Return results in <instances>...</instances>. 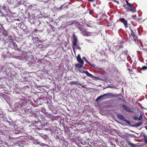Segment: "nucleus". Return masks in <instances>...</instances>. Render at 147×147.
Segmentation results:
<instances>
[{
  "label": "nucleus",
  "instance_id": "obj_23",
  "mask_svg": "<svg viewBox=\"0 0 147 147\" xmlns=\"http://www.w3.org/2000/svg\"><path fill=\"white\" fill-rule=\"evenodd\" d=\"M101 99H102V98H101V96H99L97 98L96 100V101H98L100 100Z\"/></svg>",
  "mask_w": 147,
  "mask_h": 147
},
{
  "label": "nucleus",
  "instance_id": "obj_41",
  "mask_svg": "<svg viewBox=\"0 0 147 147\" xmlns=\"http://www.w3.org/2000/svg\"><path fill=\"white\" fill-rule=\"evenodd\" d=\"M122 53L123 54V53L125 54V51H124V52H123Z\"/></svg>",
  "mask_w": 147,
  "mask_h": 147
},
{
  "label": "nucleus",
  "instance_id": "obj_1",
  "mask_svg": "<svg viewBox=\"0 0 147 147\" xmlns=\"http://www.w3.org/2000/svg\"><path fill=\"white\" fill-rule=\"evenodd\" d=\"M26 103L25 100L21 99L19 102V103L16 104L15 106L17 108H21L22 106L26 105Z\"/></svg>",
  "mask_w": 147,
  "mask_h": 147
},
{
  "label": "nucleus",
  "instance_id": "obj_38",
  "mask_svg": "<svg viewBox=\"0 0 147 147\" xmlns=\"http://www.w3.org/2000/svg\"><path fill=\"white\" fill-rule=\"evenodd\" d=\"M83 59L84 60H85L86 59V58L85 57H83Z\"/></svg>",
  "mask_w": 147,
  "mask_h": 147
},
{
  "label": "nucleus",
  "instance_id": "obj_24",
  "mask_svg": "<svg viewBox=\"0 0 147 147\" xmlns=\"http://www.w3.org/2000/svg\"><path fill=\"white\" fill-rule=\"evenodd\" d=\"M76 47L75 48V49H78L80 51L81 48L78 46V45H77Z\"/></svg>",
  "mask_w": 147,
  "mask_h": 147
},
{
  "label": "nucleus",
  "instance_id": "obj_26",
  "mask_svg": "<svg viewBox=\"0 0 147 147\" xmlns=\"http://www.w3.org/2000/svg\"><path fill=\"white\" fill-rule=\"evenodd\" d=\"M12 44H13V45L14 47L15 48H17V45H16L15 43H14V42H13Z\"/></svg>",
  "mask_w": 147,
  "mask_h": 147
},
{
  "label": "nucleus",
  "instance_id": "obj_10",
  "mask_svg": "<svg viewBox=\"0 0 147 147\" xmlns=\"http://www.w3.org/2000/svg\"><path fill=\"white\" fill-rule=\"evenodd\" d=\"M117 116L119 119L121 120H122L123 121L124 120L125 118L123 115L121 114H118Z\"/></svg>",
  "mask_w": 147,
  "mask_h": 147
},
{
  "label": "nucleus",
  "instance_id": "obj_9",
  "mask_svg": "<svg viewBox=\"0 0 147 147\" xmlns=\"http://www.w3.org/2000/svg\"><path fill=\"white\" fill-rule=\"evenodd\" d=\"M127 143L128 145L131 147H136V144H133L129 141H127Z\"/></svg>",
  "mask_w": 147,
  "mask_h": 147
},
{
  "label": "nucleus",
  "instance_id": "obj_39",
  "mask_svg": "<svg viewBox=\"0 0 147 147\" xmlns=\"http://www.w3.org/2000/svg\"><path fill=\"white\" fill-rule=\"evenodd\" d=\"M45 130H46V131H48L49 130V129H48V128H46L45 129Z\"/></svg>",
  "mask_w": 147,
  "mask_h": 147
},
{
  "label": "nucleus",
  "instance_id": "obj_37",
  "mask_svg": "<svg viewBox=\"0 0 147 147\" xmlns=\"http://www.w3.org/2000/svg\"><path fill=\"white\" fill-rule=\"evenodd\" d=\"M2 55L5 57H6V56L5 55H4V54L3 53L2 54Z\"/></svg>",
  "mask_w": 147,
  "mask_h": 147
},
{
  "label": "nucleus",
  "instance_id": "obj_36",
  "mask_svg": "<svg viewBox=\"0 0 147 147\" xmlns=\"http://www.w3.org/2000/svg\"><path fill=\"white\" fill-rule=\"evenodd\" d=\"M0 13L2 14L3 16H4V15L3 14V12L0 10Z\"/></svg>",
  "mask_w": 147,
  "mask_h": 147
},
{
  "label": "nucleus",
  "instance_id": "obj_42",
  "mask_svg": "<svg viewBox=\"0 0 147 147\" xmlns=\"http://www.w3.org/2000/svg\"><path fill=\"white\" fill-rule=\"evenodd\" d=\"M88 1H93V0H88Z\"/></svg>",
  "mask_w": 147,
  "mask_h": 147
},
{
  "label": "nucleus",
  "instance_id": "obj_7",
  "mask_svg": "<svg viewBox=\"0 0 147 147\" xmlns=\"http://www.w3.org/2000/svg\"><path fill=\"white\" fill-rule=\"evenodd\" d=\"M122 107L123 109L125 110L126 111L128 112H130L131 110L128 107H127L126 106L124 105H122Z\"/></svg>",
  "mask_w": 147,
  "mask_h": 147
},
{
  "label": "nucleus",
  "instance_id": "obj_2",
  "mask_svg": "<svg viewBox=\"0 0 147 147\" xmlns=\"http://www.w3.org/2000/svg\"><path fill=\"white\" fill-rule=\"evenodd\" d=\"M73 39L72 41V48L73 51L74 52H75V48L76 47V45L78 42L77 37L74 35L73 36Z\"/></svg>",
  "mask_w": 147,
  "mask_h": 147
},
{
  "label": "nucleus",
  "instance_id": "obj_35",
  "mask_svg": "<svg viewBox=\"0 0 147 147\" xmlns=\"http://www.w3.org/2000/svg\"><path fill=\"white\" fill-rule=\"evenodd\" d=\"M63 7V6H61V7H59V9H63V8H62Z\"/></svg>",
  "mask_w": 147,
  "mask_h": 147
},
{
  "label": "nucleus",
  "instance_id": "obj_14",
  "mask_svg": "<svg viewBox=\"0 0 147 147\" xmlns=\"http://www.w3.org/2000/svg\"><path fill=\"white\" fill-rule=\"evenodd\" d=\"M38 144H39V145L42 146H48V145H47V144H43L41 142H38L37 143Z\"/></svg>",
  "mask_w": 147,
  "mask_h": 147
},
{
  "label": "nucleus",
  "instance_id": "obj_34",
  "mask_svg": "<svg viewBox=\"0 0 147 147\" xmlns=\"http://www.w3.org/2000/svg\"><path fill=\"white\" fill-rule=\"evenodd\" d=\"M138 118L136 117H134V119L135 120H136L138 119Z\"/></svg>",
  "mask_w": 147,
  "mask_h": 147
},
{
  "label": "nucleus",
  "instance_id": "obj_30",
  "mask_svg": "<svg viewBox=\"0 0 147 147\" xmlns=\"http://www.w3.org/2000/svg\"><path fill=\"white\" fill-rule=\"evenodd\" d=\"M89 13L90 14H91L93 13V12L92 10H90L89 11Z\"/></svg>",
  "mask_w": 147,
  "mask_h": 147
},
{
  "label": "nucleus",
  "instance_id": "obj_43",
  "mask_svg": "<svg viewBox=\"0 0 147 147\" xmlns=\"http://www.w3.org/2000/svg\"><path fill=\"white\" fill-rule=\"evenodd\" d=\"M141 45H142V43H141Z\"/></svg>",
  "mask_w": 147,
  "mask_h": 147
},
{
  "label": "nucleus",
  "instance_id": "obj_22",
  "mask_svg": "<svg viewBox=\"0 0 147 147\" xmlns=\"http://www.w3.org/2000/svg\"><path fill=\"white\" fill-rule=\"evenodd\" d=\"M142 118V114H141L140 115V116L138 118V120H141Z\"/></svg>",
  "mask_w": 147,
  "mask_h": 147
},
{
  "label": "nucleus",
  "instance_id": "obj_12",
  "mask_svg": "<svg viewBox=\"0 0 147 147\" xmlns=\"http://www.w3.org/2000/svg\"><path fill=\"white\" fill-rule=\"evenodd\" d=\"M34 41H35L36 43H38L40 42V41L39 39L38 38H34L33 39Z\"/></svg>",
  "mask_w": 147,
  "mask_h": 147
},
{
  "label": "nucleus",
  "instance_id": "obj_5",
  "mask_svg": "<svg viewBox=\"0 0 147 147\" xmlns=\"http://www.w3.org/2000/svg\"><path fill=\"white\" fill-rule=\"evenodd\" d=\"M84 73L86 74V75L90 77V78H94L95 79H97L98 78V77H95L93 76L91 74H90L88 71H83Z\"/></svg>",
  "mask_w": 147,
  "mask_h": 147
},
{
  "label": "nucleus",
  "instance_id": "obj_4",
  "mask_svg": "<svg viewBox=\"0 0 147 147\" xmlns=\"http://www.w3.org/2000/svg\"><path fill=\"white\" fill-rule=\"evenodd\" d=\"M119 20L123 24L125 28H127L128 27L127 21L125 18H120Z\"/></svg>",
  "mask_w": 147,
  "mask_h": 147
},
{
  "label": "nucleus",
  "instance_id": "obj_27",
  "mask_svg": "<svg viewBox=\"0 0 147 147\" xmlns=\"http://www.w3.org/2000/svg\"><path fill=\"white\" fill-rule=\"evenodd\" d=\"M100 96L101 97V98H102V100L105 98H106L105 97V96H104L103 95Z\"/></svg>",
  "mask_w": 147,
  "mask_h": 147
},
{
  "label": "nucleus",
  "instance_id": "obj_11",
  "mask_svg": "<svg viewBox=\"0 0 147 147\" xmlns=\"http://www.w3.org/2000/svg\"><path fill=\"white\" fill-rule=\"evenodd\" d=\"M103 96H105V97L106 98L107 97H111L112 96V94L111 93L105 94H103Z\"/></svg>",
  "mask_w": 147,
  "mask_h": 147
},
{
  "label": "nucleus",
  "instance_id": "obj_16",
  "mask_svg": "<svg viewBox=\"0 0 147 147\" xmlns=\"http://www.w3.org/2000/svg\"><path fill=\"white\" fill-rule=\"evenodd\" d=\"M7 2L9 3L12 4L14 3V0H7Z\"/></svg>",
  "mask_w": 147,
  "mask_h": 147
},
{
  "label": "nucleus",
  "instance_id": "obj_32",
  "mask_svg": "<svg viewBox=\"0 0 147 147\" xmlns=\"http://www.w3.org/2000/svg\"><path fill=\"white\" fill-rule=\"evenodd\" d=\"M90 65H91L94 68H95V67H96V65H95L94 64H93V65H92V64H90Z\"/></svg>",
  "mask_w": 147,
  "mask_h": 147
},
{
  "label": "nucleus",
  "instance_id": "obj_19",
  "mask_svg": "<svg viewBox=\"0 0 147 147\" xmlns=\"http://www.w3.org/2000/svg\"><path fill=\"white\" fill-rule=\"evenodd\" d=\"M144 139L145 142L147 143V136H144Z\"/></svg>",
  "mask_w": 147,
  "mask_h": 147
},
{
  "label": "nucleus",
  "instance_id": "obj_20",
  "mask_svg": "<svg viewBox=\"0 0 147 147\" xmlns=\"http://www.w3.org/2000/svg\"><path fill=\"white\" fill-rule=\"evenodd\" d=\"M124 121H125L126 123L128 124H130V122L127 120L125 118V119L123 120Z\"/></svg>",
  "mask_w": 147,
  "mask_h": 147
},
{
  "label": "nucleus",
  "instance_id": "obj_28",
  "mask_svg": "<svg viewBox=\"0 0 147 147\" xmlns=\"http://www.w3.org/2000/svg\"><path fill=\"white\" fill-rule=\"evenodd\" d=\"M113 1L115 2L116 3L118 4H119V1H118L117 0H113Z\"/></svg>",
  "mask_w": 147,
  "mask_h": 147
},
{
  "label": "nucleus",
  "instance_id": "obj_6",
  "mask_svg": "<svg viewBox=\"0 0 147 147\" xmlns=\"http://www.w3.org/2000/svg\"><path fill=\"white\" fill-rule=\"evenodd\" d=\"M131 34L135 42H138V39H137V37L136 36V34H135L134 32L131 30Z\"/></svg>",
  "mask_w": 147,
  "mask_h": 147
},
{
  "label": "nucleus",
  "instance_id": "obj_3",
  "mask_svg": "<svg viewBox=\"0 0 147 147\" xmlns=\"http://www.w3.org/2000/svg\"><path fill=\"white\" fill-rule=\"evenodd\" d=\"M128 6L126 7V9H127V11H131L132 12H135L136 11V9L135 8H132V7L133 5L132 4H131V5H127Z\"/></svg>",
  "mask_w": 147,
  "mask_h": 147
},
{
  "label": "nucleus",
  "instance_id": "obj_17",
  "mask_svg": "<svg viewBox=\"0 0 147 147\" xmlns=\"http://www.w3.org/2000/svg\"><path fill=\"white\" fill-rule=\"evenodd\" d=\"M78 61L82 64H84V61L81 59L78 60Z\"/></svg>",
  "mask_w": 147,
  "mask_h": 147
},
{
  "label": "nucleus",
  "instance_id": "obj_13",
  "mask_svg": "<svg viewBox=\"0 0 147 147\" xmlns=\"http://www.w3.org/2000/svg\"><path fill=\"white\" fill-rule=\"evenodd\" d=\"M18 58L22 60L25 61H26L27 60L26 57L24 56L23 57H19Z\"/></svg>",
  "mask_w": 147,
  "mask_h": 147
},
{
  "label": "nucleus",
  "instance_id": "obj_18",
  "mask_svg": "<svg viewBox=\"0 0 147 147\" xmlns=\"http://www.w3.org/2000/svg\"><path fill=\"white\" fill-rule=\"evenodd\" d=\"M147 69V67L146 66H143L141 69V70H145Z\"/></svg>",
  "mask_w": 147,
  "mask_h": 147
},
{
  "label": "nucleus",
  "instance_id": "obj_25",
  "mask_svg": "<svg viewBox=\"0 0 147 147\" xmlns=\"http://www.w3.org/2000/svg\"><path fill=\"white\" fill-rule=\"evenodd\" d=\"M81 58L80 57V54H78L77 57V61L78 60L80 59H81Z\"/></svg>",
  "mask_w": 147,
  "mask_h": 147
},
{
  "label": "nucleus",
  "instance_id": "obj_33",
  "mask_svg": "<svg viewBox=\"0 0 147 147\" xmlns=\"http://www.w3.org/2000/svg\"><path fill=\"white\" fill-rule=\"evenodd\" d=\"M85 61L87 63H88L89 64H90V62L88 61H87L86 59L85 60Z\"/></svg>",
  "mask_w": 147,
  "mask_h": 147
},
{
  "label": "nucleus",
  "instance_id": "obj_31",
  "mask_svg": "<svg viewBox=\"0 0 147 147\" xmlns=\"http://www.w3.org/2000/svg\"><path fill=\"white\" fill-rule=\"evenodd\" d=\"M122 47L123 46L122 45H119V49H119L122 48Z\"/></svg>",
  "mask_w": 147,
  "mask_h": 147
},
{
  "label": "nucleus",
  "instance_id": "obj_8",
  "mask_svg": "<svg viewBox=\"0 0 147 147\" xmlns=\"http://www.w3.org/2000/svg\"><path fill=\"white\" fill-rule=\"evenodd\" d=\"M69 84L71 85L74 84L76 85H81V84H80L79 83V82L77 81H76L75 82H69Z\"/></svg>",
  "mask_w": 147,
  "mask_h": 147
},
{
  "label": "nucleus",
  "instance_id": "obj_29",
  "mask_svg": "<svg viewBox=\"0 0 147 147\" xmlns=\"http://www.w3.org/2000/svg\"><path fill=\"white\" fill-rule=\"evenodd\" d=\"M125 2L126 3L127 5H131V4L129 3L127 1H126Z\"/></svg>",
  "mask_w": 147,
  "mask_h": 147
},
{
  "label": "nucleus",
  "instance_id": "obj_15",
  "mask_svg": "<svg viewBox=\"0 0 147 147\" xmlns=\"http://www.w3.org/2000/svg\"><path fill=\"white\" fill-rule=\"evenodd\" d=\"M83 64H77L76 65V67L78 68H81L82 67V66Z\"/></svg>",
  "mask_w": 147,
  "mask_h": 147
},
{
  "label": "nucleus",
  "instance_id": "obj_21",
  "mask_svg": "<svg viewBox=\"0 0 147 147\" xmlns=\"http://www.w3.org/2000/svg\"><path fill=\"white\" fill-rule=\"evenodd\" d=\"M42 137L45 140L47 139V135H43L42 136Z\"/></svg>",
  "mask_w": 147,
  "mask_h": 147
},
{
  "label": "nucleus",
  "instance_id": "obj_40",
  "mask_svg": "<svg viewBox=\"0 0 147 147\" xmlns=\"http://www.w3.org/2000/svg\"><path fill=\"white\" fill-rule=\"evenodd\" d=\"M80 85L82 86V87H84V85H82L81 84V85Z\"/></svg>",
  "mask_w": 147,
  "mask_h": 147
}]
</instances>
